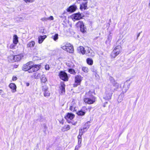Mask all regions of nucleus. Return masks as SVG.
<instances>
[{
    "instance_id": "1",
    "label": "nucleus",
    "mask_w": 150,
    "mask_h": 150,
    "mask_svg": "<svg viewBox=\"0 0 150 150\" xmlns=\"http://www.w3.org/2000/svg\"><path fill=\"white\" fill-rule=\"evenodd\" d=\"M112 85H108L106 87L105 96L104 98L106 100L111 99L113 92L117 90L120 86V85L116 81L113 83Z\"/></svg>"
},
{
    "instance_id": "2",
    "label": "nucleus",
    "mask_w": 150,
    "mask_h": 150,
    "mask_svg": "<svg viewBox=\"0 0 150 150\" xmlns=\"http://www.w3.org/2000/svg\"><path fill=\"white\" fill-rule=\"evenodd\" d=\"M61 48L70 53H72L74 52L73 47L69 43H67L65 45H61Z\"/></svg>"
},
{
    "instance_id": "3",
    "label": "nucleus",
    "mask_w": 150,
    "mask_h": 150,
    "mask_svg": "<svg viewBox=\"0 0 150 150\" xmlns=\"http://www.w3.org/2000/svg\"><path fill=\"white\" fill-rule=\"evenodd\" d=\"M121 47L120 45L116 46L111 54L112 57L114 58L117 56L121 52Z\"/></svg>"
},
{
    "instance_id": "4",
    "label": "nucleus",
    "mask_w": 150,
    "mask_h": 150,
    "mask_svg": "<svg viewBox=\"0 0 150 150\" xmlns=\"http://www.w3.org/2000/svg\"><path fill=\"white\" fill-rule=\"evenodd\" d=\"M83 78L80 75L76 76L75 78V83L74 84V87H76L77 86L80 85Z\"/></svg>"
},
{
    "instance_id": "5",
    "label": "nucleus",
    "mask_w": 150,
    "mask_h": 150,
    "mask_svg": "<svg viewBox=\"0 0 150 150\" xmlns=\"http://www.w3.org/2000/svg\"><path fill=\"white\" fill-rule=\"evenodd\" d=\"M77 27H79L82 33H85L86 31V28L85 27L82 21H79L76 25Z\"/></svg>"
},
{
    "instance_id": "6",
    "label": "nucleus",
    "mask_w": 150,
    "mask_h": 150,
    "mask_svg": "<svg viewBox=\"0 0 150 150\" xmlns=\"http://www.w3.org/2000/svg\"><path fill=\"white\" fill-rule=\"evenodd\" d=\"M59 76L60 78L64 81H67L68 80L67 74L64 71H60L59 73Z\"/></svg>"
},
{
    "instance_id": "7",
    "label": "nucleus",
    "mask_w": 150,
    "mask_h": 150,
    "mask_svg": "<svg viewBox=\"0 0 150 150\" xmlns=\"http://www.w3.org/2000/svg\"><path fill=\"white\" fill-rule=\"evenodd\" d=\"M84 102L87 104H91L93 103L96 101V98H84L83 99Z\"/></svg>"
},
{
    "instance_id": "8",
    "label": "nucleus",
    "mask_w": 150,
    "mask_h": 150,
    "mask_svg": "<svg viewBox=\"0 0 150 150\" xmlns=\"http://www.w3.org/2000/svg\"><path fill=\"white\" fill-rule=\"evenodd\" d=\"M48 87L46 85L43 86L42 87V91L43 92L44 96L48 97L50 96V93L48 91Z\"/></svg>"
},
{
    "instance_id": "9",
    "label": "nucleus",
    "mask_w": 150,
    "mask_h": 150,
    "mask_svg": "<svg viewBox=\"0 0 150 150\" xmlns=\"http://www.w3.org/2000/svg\"><path fill=\"white\" fill-rule=\"evenodd\" d=\"M39 66L37 65H34L32 63V67H31L30 69L29 70V73H32L38 71L40 69Z\"/></svg>"
},
{
    "instance_id": "10",
    "label": "nucleus",
    "mask_w": 150,
    "mask_h": 150,
    "mask_svg": "<svg viewBox=\"0 0 150 150\" xmlns=\"http://www.w3.org/2000/svg\"><path fill=\"white\" fill-rule=\"evenodd\" d=\"M32 62H30L24 64L23 67V69L25 71H28L29 72V70L32 67Z\"/></svg>"
},
{
    "instance_id": "11",
    "label": "nucleus",
    "mask_w": 150,
    "mask_h": 150,
    "mask_svg": "<svg viewBox=\"0 0 150 150\" xmlns=\"http://www.w3.org/2000/svg\"><path fill=\"white\" fill-rule=\"evenodd\" d=\"M130 86V83L127 81H126L124 83L122 89V92L123 93H124L126 92L129 88Z\"/></svg>"
},
{
    "instance_id": "12",
    "label": "nucleus",
    "mask_w": 150,
    "mask_h": 150,
    "mask_svg": "<svg viewBox=\"0 0 150 150\" xmlns=\"http://www.w3.org/2000/svg\"><path fill=\"white\" fill-rule=\"evenodd\" d=\"M86 54L89 57H93L95 55V53L93 50L88 47H86Z\"/></svg>"
},
{
    "instance_id": "13",
    "label": "nucleus",
    "mask_w": 150,
    "mask_h": 150,
    "mask_svg": "<svg viewBox=\"0 0 150 150\" xmlns=\"http://www.w3.org/2000/svg\"><path fill=\"white\" fill-rule=\"evenodd\" d=\"M83 16V14L79 13H75L72 16L73 19L75 20H79L82 18Z\"/></svg>"
},
{
    "instance_id": "14",
    "label": "nucleus",
    "mask_w": 150,
    "mask_h": 150,
    "mask_svg": "<svg viewBox=\"0 0 150 150\" xmlns=\"http://www.w3.org/2000/svg\"><path fill=\"white\" fill-rule=\"evenodd\" d=\"M84 48L83 46H80L78 48V50L79 52H80L83 54H86V47Z\"/></svg>"
},
{
    "instance_id": "15",
    "label": "nucleus",
    "mask_w": 150,
    "mask_h": 150,
    "mask_svg": "<svg viewBox=\"0 0 150 150\" xmlns=\"http://www.w3.org/2000/svg\"><path fill=\"white\" fill-rule=\"evenodd\" d=\"M9 86L11 89V92L14 93L16 91V86L15 84L11 83L9 85Z\"/></svg>"
},
{
    "instance_id": "16",
    "label": "nucleus",
    "mask_w": 150,
    "mask_h": 150,
    "mask_svg": "<svg viewBox=\"0 0 150 150\" xmlns=\"http://www.w3.org/2000/svg\"><path fill=\"white\" fill-rule=\"evenodd\" d=\"M65 85L63 82L61 83V86L60 89L61 91V93L62 94H63L65 92Z\"/></svg>"
},
{
    "instance_id": "17",
    "label": "nucleus",
    "mask_w": 150,
    "mask_h": 150,
    "mask_svg": "<svg viewBox=\"0 0 150 150\" xmlns=\"http://www.w3.org/2000/svg\"><path fill=\"white\" fill-rule=\"evenodd\" d=\"M23 57L22 55H18L14 56L13 59L15 61H20Z\"/></svg>"
},
{
    "instance_id": "18",
    "label": "nucleus",
    "mask_w": 150,
    "mask_h": 150,
    "mask_svg": "<svg viewBox=\"0 0 150 150\" xmlns=\"http://www.w3.org/2000/svg\"><path fill=\"white\" fill-rule=\"evenodd\" d=\"M76 7L75 6H70L67 9V11L70 12H73L74 11L76 10Z\"/></svg>"
},
{
    "instance_id": "19",
    "label": "nucleus",
    "mask_w": 150,
    "mask_h": 150,
    "mask_svg": "<svg viewBox=\"0 0 150 150\" xmlns=\"http://www.w3.org/2000/svg\"><path fill=\"white\" fill-rule=\"evenodd\" d=\"M85 2L82 3V4L80 5V8L81 9H86L87 7V1L88 0H83Z\"/></svg>"
},
{
    "instance_id": "20",
    "label": "nucleus",
    "mask_w": 150,
    "mask_h": 150,
    "mask_svg": "<svg viewBox=\"0 0 150 150\" xmlns=\"http://www.w3.org/2000/svg\"><path fill=\"white\" fill-rule=\"evenodd\" d=\"M47 36L46 35L43 36H40L38 37V43L41 44L42 42L46 38Z\"/></svg>"
},
{
    "instance_id": "21",
    "label": "nucleus",
    "mask_w": 150,
    "mask_h": 150,
    "mask_svg": "<svg viewBox=\"0 0 150 150\" xmlns=\"http://www.w3.org/2000/svg\"><path fill=\"white\" fill-rule=\"evenodd\" d=\"M35 45V42L34 41H31V42H28L27 45V47H33Z\"/></svg>"
},
{
    "instance_id": "22",
    "label": "nucleus",
    "mask_w": 150,
    "mask_h": 150,
    "mask_svg": "<svg viewBox=\"0 0 150 150\" xmlns=\"http://www.w3.org/2000/svg\"><path fill=\"white\" fill-rule=\"evenodd\" d=\"M93 93L91 91H89L88 92L86 93L85 98H92V97H94L93 95Z\"/></svg>"
},
{
    "instance_id": "23",
    "label": "nucleus",
    "mask_w": 150,
    "mask_h": 150,
    "mask_svg": "<svg viewBox=\"0 0 150 150\" xmlns=\"http://www.w3.org/2000/svg\"><path fill=\"white\" fill-rule=\"evenodd\" d=\"M74 117V115L70 113H68L66 117H65V118L67 120L69 119L70 120L72 119Z\"/></svg>"
},
{
    "instance_id": "24",
    "label": "nucleus",
    "mask_w": 150,
    "mask_h": 150,
    "mask_svg": "<svg viewBox=\"0 0 150 150\" xmlns=\"http://www.w3.org/2000/svg\"><path fill=\"white\" fill-rule=\"evenodd\" d=\"M112 33H110L109 34L108 36L107 40L106 41V42L109 43L110 42L112 39Z\"/></svg>"
},
{
    "instance_id": "25",
    "label": "nucleus",
    "mask_w": 150,
    "mask_h": 150,
    "mask_svg": "<svg viewBox=\"0 0 150 150\" xmlns=\"http://www.w3.org/2000/svg\"><path fill=\"white\" fill-rule=\"evenodd\" d=\"M13 43L16 44L18 42V37L16 35H13Z\"/></svg>"
},
{
    "instance_id": "26",
    "label": "nucleus",
    "mask_w": 150,
    "mask_h": 150,
    "mask_svg": "<svg viewBox=\"0 0 150 150\" xmlns=\"http://www.w3.org/2000/svg\"><path fill=\"white\" fill-rule=\"evenodd\" d=\"M40 76L41 74H40L35 73L33 75L32 77L35 79H38L40 78Z\"/></svg>"
},
{
    "instance_id": "27",
    "label": "nucleus",
    "mask_w": 150,
    "mask_h": 150,
    "mask_svg": "<svg viewBox=\"0 0 150 150\" xmlns=\"http://www.w3.org/2000/svg\"><path fill=\"white\" fill-rule=\"evenodd\" d=\"M40 79L42 82L43 83H45L47 81V79L46 78L45 75L44 74H42L41 77H40Z\"/></svg>"
},
{
    "instance_id": "28",
    "label": "nucleus",
    "mask_w": 150,
    "mask_h": 150,
    "mask_svg": "<svg viewBox=\"0 0 150 150\" xmlns=\"http://www.w3.org/2000/svg\"><path fill=\"white\" fill-rule=\"evenodd\" d=\"M87 130V128L86 127H83V129H79V135H82L83 133L85 132L84 130Z\"/></svg>"
},
{
    "instance_id": "29",
    "label": "nucleus",
    "mask_w": 150,
    "mask_h": 150,
    "mask_svg": "<svg viewBox=\"0 0 150 150\" xmlns=\"http://www.w3.org/2000/svg\"><path fill=\"white\" fill-rule=\"evenodd\" d=\"M70 129V126L69 125H65L63 127L62 130L63 131H67Z\"/></svg>"
},
{
    "instance_id": "30",
    "label": "nucleus",
    "mask_w": 150,
    "mask_h": 150,
    "mask_svg": "<svg viewBox=\"0 0 150 150\" xmlns=\"http://www.w3.org/2000/svg\"><path fill=\"white\" fill-rule=\"evenodd\" d=\"M86 62L89 65H92L93 64V60L89 58H88L86 59Z\"/></svg>"
},
{
    "instance_id": "31",
    "label": "nucleus",
    "mask_w": 150,
    "mask_h": 150,
    "mask_svg": "<svg viewBox=\"0 0 150 150\" xmlns=\"http://www.w3.org/2000/svg\"><path fill=\"white\" fill-rule=\"evenodd\" d=\"M77 114L78 115L83 116L84 115L85 112L82 110H80L77 112Z\"/></svg>"
},
{
    "instance_id": "32",
    "label": "nucleus",
    "mask_w": 150,
    "mask_h": 150,
    "mask_svg": "<svg viewBox=\"0 0 150 150\" xmlns=\"http://www.w3.org/2000/svg\"><path fill=\"white\" fill-rule=\"evenodd\" d=\"M58 34H56L54 35H52V38L53 39L54 41H56L58 38Z\"/></svg>"
},
{
    "instance_id": "33",
    "label": "nucleus",
    "mask_w": 150,
    "mask_h": 150,
    "mask_svg": "<svg viewBox=\"0 0 150 150\" xmlns=\"http://www.w3.org/2000/svg\"><path fill=\"white\" fill-rule=\"evenodd\" d=\"M82 69V70L85 73H87L88 71V69L86 67H83Z\"/></svg>"
},
{
    "instance_id": "34",
    "label": "nucleus",
    "mask_w": 150,
    "mask_h": 150,
    "mask_svg": "<svg viewBox=\"0 0 150 150\" xmlns=\"http://www.w3.org/2000/svg\"><path fill=\"white\" fill-rule=\"evenodd\" d=\"M69 72L71 74H75V71L74 69H69Z\"/></svg>"
},
{
    "instance_id": "35",
    "label": "nucleus",
    "mask_w": 150,
    "mask_h": 150,
    "mask_svg": "<svg viewBox=\"0 0 150 150\" xmlns=\"http://www.w3.org/2000/svg\"><path fill=\"white\" fill-rule=\"evenodd\" d=\"M123 100V97L122 96L120 95L118 98V102H120Z\"/></svg>"
},
{
    "instance_id": "36",
    "label": "nucleus",
    "mask_w": 150,
    "mask_h": 150,
    "mask_svg": "<svg viewBox=\"0 0 150 150\" xmlns=\"http://www.w3.org/2000/svg\"><path fill=\"white\" fill-rule=\"evenodd\" d=\"M16 44H15L14 43H13V42L11 44L10 46H9V47L11 49H13V48H14V47H15V46H16Z\"/></svg>"
},
{
    "instance_id": "37",
    "label": "nucleus",
    "mask_w": 150,
    "mask_h": 150,
    "mask_svg": "<svg viewBox=\"0 0 150 150\" xmlns=\"http://www.w3.org/2000/svg\"><path fill=\"white\" fill-rule=\"evenodd\" d=\"M109 80L112 84L113 83H114L115 82L113 78L112 77H110Z\"/></svg>"
},
{
    "instance_id": "38",
    "label": "nucleus",
    "mask_w": 150,
    "mask_h": 150,
    "mask_svg": "<svg viewBox=\"0 0 150 150\" xmlns=\"http://www.w3.org/2000/svg\"><path fill=\"white\" fill-rule=\"evenodd\" d=\"M41 20L42 21L45 22L48 20V18L43 17L41 19Z\"/></svg>"
},
{
    "instance_id": "39",
    "label": "nucleus",
    "mask_w": 150,
    "mask_h": 150,
    "mask_svg": "<svg viewBox=\"0 0 150 150\" xmlns=\"http://www.w3.org/2000/svg\"><path fill=\"white\" fill-rule=\"evenodd\" d=\"M26 3H32L34 1V0H23Z\"/></svg>"
},
{
    "instance_id": "40",
    "label": "nucleus",
    "mask_w": 150,
    "mask_h": 150,
    "mask_svg": "<svg viewBox=\"0 0 150 150\" xmlns=\"http://www.w3.org/2000/svg\"><path fill=\"white\" fill-rule=\"evenodd\" d=\"M24 19L23 18L19 17L17 18V20L19 21H22Z\"/></svg>"
},
{
    "instance_id": "41",
    "label": "nucleus",
    "mask_w": 150,
    "mask_h": 150,
    "mask_svg": "<svg viewBox=\"0 0 150 150\" xmlns=\"http://www.w3.org/2000/svg\"><path fill=\"white\" fill-rule=\"evenodd\" d=\"M81 147V145L78 144V146H76L74 150H78Z\"/></svg>"
},
{
    "instance_id": "42",
    "label": "nucleus",
    "mask_w": 150,
    "mask_h": 150,
    "mask_svg": "<svg viewBox=\"0 0 150 150\" xmlns=\"http://www.w3.org/2000/svg\"><path fill=\"white\" fill-rule=\"evenodd\" d=\"M69 109L71 111H74L75 110V107L73 106H71L70 107Z\"/></svg>"
},
{
    "instance_id": "43",
    "label": "nucleus",
    "mask_w": 150,
    "mask_h": 150,
    "mask_svg": "<svg viewBox=\"0 0 150 150\" xmlns=\"http://www.w3.org/2000/svg\"><path fill=\"white\" fill-rule=\"evenodd\" d=\"M45 69L46 70H49L50 69V67L48 65H46L45 66Z\"/></svg>"
},
{
    "instance_id": "44",
    "label": "nucleus",
    "mask_w": 150,
    "mask_h": 150,
    "mask_svg": "<svg viewBox=\"0 0 150 150\" xmlns=\"http://www.w3.org/2000/svg\"><path fill=\"white\" fill-rule=\"evenodd\" d=\"M48 20H53L54 19V18L53 16H50L48 18Z\"/></svg>"
},
{
    "instance_id": "45",
    "label": "nucleus",
    "mask_w": 150,
    "mask_h": 150,
    "mask_svg": "<svg viewBox=\"0 0 150 150\" xmlns=\"http://www.w3.org/2000/svg\"><path fill=\"white\" fill-rule=\"evenodd\" d=\"M81 139H78V144L81 145Z\"/></svg>"
},
{
    "instance_id": "46",
    "label": "nucleus",
    "mask_w": 150,
    "mask_h": 150,
    "mask_svg": "<svg viewBox=\"0 0 150 150\" xmlns=\"http://www.w3.org/2000/svg\"><path fill=\"white\" fill-rule=\"evenodd\" d=\"M17 78L15 76H13V78H12V80L13 81H16L17 80Z\"/></svg>"
},
{
    "instance_id": "47",
    "label": "nucleus",
    "mask_w": 150,
    "mask_h": 150,
    "mask_svg": "<svg viewBox=\"0 0 150 150\" xmlns=\"http://www.w3.org/2000/svg\"><path fill=\"white\" fill-rule=\"evenodd\" d=\"M82 135H79L78 136V139H82Z\"/></svg>"
},
{
    "instance_id": "48",
    "label": "nucleus",
    "mask_w": 150,
    "mask_h": 150,
    "mask_svg": "<svg viewBox=\"0 0 150 150\" xmlns=\"http://www.w3.org/2000/svg\"><path fill=\"white\" fill-rule=\"evenodd\" d=\"M83 0H76V2L78 3H81V1H82Z\"/></svg>"
},
{
    "instance_id": "49",
    "label": "nucleus",
    "mask_w": 150,
    "mask_h": 150,
    "mask_svg": "<svg viewBox=\"0 0 150 150\" xmlns=\"http://www.w3.org/2000/svg\"><path fill=\"white\" fill-rule=\"evenodd\" d=\"M67 66L68 67H71V65L69 63H67Z\"/></svg>"
},
{
    "instance_id": "50",
    "label": "nucleus",
    "mask_w": 150,
    "mask_h": 150,
    "mask_svg": "<svg viewBox=\"0 0 150 150\" xmlns=\"http://www.w3.org/2000/svg\"><path fill=\"white\" fill-rule=\"evenodd\" d=\"M30 84L29 83H26V85L27 86H29Z\"/></svg>"
},
{
    "instance_id": "51",
    "label": "nucleus",
    "mask_w": 150,
    "mask_h": 150,
    "mask_svg": "<svg viewBox=\"0 0 150 150\" xmlns=\"http://www.w3.org/2000/svg\"><path fill=\"white\" fill-rule=\"evenodd\" d=\"M76 122H74V123H72V125H76Z\"/></svg>"
},
{
    "instance_id": "52",
    "label": "nucleus",
    "mask_w": 150,
    "mask_h": 150,
    "mask_svg": "<svg viewBox=\"0 0 150 150\" xmlns=\"http://www.w3.org/2000/svg\"><path fill=\"white\" fill-rule=\"evenodd\" d=\"M60 122V123H62V124H63V122L62 121H61V122Z\"/></svg>"
},
{
    "instance_id": "53",
    "label": "nucleus",
    "mask_w": 150,
    "mask_h": 150,
    "mask_svg": "<svg viewBox=\"0 0 150 150\" xmlns=\"http://www.w3.org/2000/svg\"><path fill=\"white\" fill-rule=\"evenodd\" d=\"M2 91V90H0V91Z\"/></svg>"
}]
</instances>
